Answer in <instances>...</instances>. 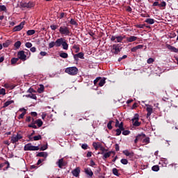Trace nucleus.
I'll return each mask as SVG.
<instances>
[{
	"label": "nucleus",
	"instance_id": "obj_1",
	"mask_svg": "<svg viewBox=\"0 0 178 178\" xmlns=\"http://www.w3.org/2000/svg\"><path fill=\"white\" fill-rule=\"evenodd\" d=\"M54 47H56L59 48V47H63V49L67 51L69 49V44H67V40L63 38H58L56 40V42H51L49 44V48H54Z\"/></svg>",
	"mask_w": 178,
	"mask_h": 178
},
{
	"label": "nucleus",
	"instance_id": "obj_2",
	"mask_svg": "<svg viewBox=\"0 0 178 178\" xmlns=\"http://www.w3.org/2000/svg\"><path fill=\"white\" fill-rule=\"evenodd\" d=\"M24 151H38V149H40V151H45V145L40 148L38 146H34L31 143H28L24 145Z\"/></svg>",
	"mask_w": 178,
	"mask_h": 178
},
{
	"label": "nucleus",
	"instance_id": "obj_3",
	"mask_svg": "<svg viewBox=\"0 0 178 178\" xmlns=\"http://www.w3.org/2000/svg\"><path fill=\"white\" fill-rule=\"evenodd\" d=\"M30 55H31V53H30L29 50H27L26 52H24V51L22 50L19 51L17 54L18 59H20L23 62L27 60V59L30 58Z\"/></svg>",
	"mask_w": 178,
	"mask_h": 178
},
{
	"label": "nucleus",
	"instance_id": "obj_4",
	"mask_svg": "<svg viewBox=\"0 0 178 178\" xmlns=\"http://www.w3.org/2000/svg\"><path fill=\"white\" fill-rule=\"evenodd\" d=\"M122 51V44H114L112 46L111 52L114 54V55H118V54Z\"/></svg>",
	"mask_w": 178,
	"mask_h": 178
},
{
	"label": "nucleus",
	"instance_id": "obj_5",
	"mask_svg": "<svg viewBox=\"0 0 178 178\" xmlns=\"http://www.w3.org/2000/svg\"><path fill=\"white\" fill-rule=\"evenodd\" d=\"M59 33L62 35H70V29L66 26H61L59 29Z\"/></svg>",
	"mask_w": 178,
	"mask_h": 178
},
{
	"label": "nucleus",
	"instance_id": "obj_6",
	"mask_svg": "<svg viewBox=\"0 0 178 178\" xmlns=\"http://www.w3.org/2000/svg\"><path fill=\"white\" fill-rule=\"evenodd\" d=\"M79 72V69L76 67H70L65 69V73L70 74L71 76H76Z\"/></svg>",
	"mask_w": 178,
	"mask_h": 178
},
{
	"label": "nucleus",
	"instance_id": "obj_7",
	"mask_svg": "<svg viewBox=\"0 0 178 178\" xmlns=\"http://www.w3.org/2000/svg\"><path fill=\"white\" fill-rule=\"evenodd\" d=\"M126 39V35H120V36H115L112 35L111 38V41L113 42H122L123 40Z\"/></svg>",
	"mask_w": 178,
	"mask_h": 178
},
{
	"label": "nucleus",
	"instance_id": "obj_8",
	"mask_svg": "<svg viewBox=\"0 0 178 178\" xmlns=\"http://www.w3.org/2000/svg\"><path fill=\"white\" fill-rule=\"evenodd\" d=\"M23 138V136L20 134H17L16 135H13L11 136V143L13 144H16L19 141V140H22Z\"/></svg>",
	"mask_w": 178,
	"mask_h": 178
},
{
	"label": "nucleus",
	"instance_id": "obj_9",
	"mask_svg": "<svg viewBox=\"0 0 178 178\" xmlns=\"http://www.w3.org/2000/svg\"><path fill=\"white\" fill-rule=\"evenodd\" d=\"M46 111L49 113H46L45 116L48 118L47 120H51V118H52V114H50L51 112L54 111V108H51L50 106H47L45 108Z\"/></svg>",
	"mask_w": 178,
	"mask_h": 178
},
{
	"label": "nucleus",
	"instance_id": "obj_10",
	"mask_svg": "<svg viewBox=\"0 0 178 178\" xmlns=\"http://www.w3.org/2000/svg\"><path fill=\"white\" fill-rule=\"evenodd\" d=\"M74 59L76 62H79V59H84V53L80 52L76 54H74Z\"/></svg>",
	"mask_w": 178,
	"mask_h": 178
},
{
	"label": "nucleus",
	"instance_id": "obj_11",
	"mask_svg": "<svg viewBox=\"0 0 178 178\" xmlns=\"http://www.w3.org/2000/svg\"><path fill=\"white\" fill-rule=\"evenodd\" d=\"M24 27V22H21L18 26H16L13 29V31H20Z\"/></svg>",
	"mask_w": 178,
	"mask_h": 178
},
{
	"label": "nucleus",
	"instance_id": "obj_12",
	"mask_svg": "<svg viewBox=\"0 0 178 178\" xmlns=\"http://www.w3.org/2000/svg\"><path fill=\"white\" fill-rule=\"evenodd\" d=\"M72 174L74 177L80 176V168L77 167L72 171Z\"/></svg>",
	"mask_w": 178,
	"mask_h": 178
},
{
	"label": "nucleus",
	"instance_id": "obj_13",
	"mask_svg": "<svg viewBox=\"0 0 178 178\" xmlns=\"http://www.w3.org/2000/svg\"><path fill=\"white\" fill-rule=\"evenodd\" d=\"M56 165H58V168L60 169H62L63 166H66V163L63 161V159H58V161L56 162Z\"/></svg>",
	"mask_w": 178,
	"mask_h": 178
},
{
	"label": "nucleus",
	"instance_id": "obj_14",
	"mask_svg": "<svg viewBox=\"0 0 178 178\" xmlns=\"http://www.w3.org/2000/svg\"><path fill=\"white\" fill-rule=\"evenodd\" d=\"M146 111L147 112V118H149V116H151V115H152V112H153L152 106H151L150 105H147Z\"/></svg>",
	"mask_w": 178,
	"mask_h": 178
},
{
	"label": "nucleus",
	"instance_id": "obj_15",
	"mask_svg": "<svg viewBox=\"0 0 178 178\" xmlns=\"http://www.w3.org/2000/svg\"><path fill=\"white\" fill-rule=\"evenodd\" d=\"M143 48H144L143 44H138V45L131 48V52H137V51H138V49H143Z\"/></svg>",
	"mask_w": 178,
	"mask_h": 178
},
{
	"label": "nucleus",
	"instance_id": "obj_16",
	"mask_svg": "<svg viewBox=\"0 0 178 178\" xmlns=\"http://www.w3.org/2000/svg\"><path fill=\"white\" fill-rule=\"evenodd\" d=\"M167 48L171 52H175V54H178V49L170 45V44H167Z\"/></svg>",
	"mask_w": 178,
	"mask_h": 178
},
{
	"label": "nucleus",
	"instance_id": "obj_17",
	"mask_svg": "<svg viewBox=\"0 0 178 178\" xmlns=\"http://www.w3.org/2000/svg\"><path fill=\"white\" fill-rule=\"evenodd\" d=\"M125 38L127 42H134V41H137V40H138V38H137V36H130Z\"/></svg>",
	"mask_w": 178,
	"mask_h": 178
},
{
	"label": "nucleus",
	"instance_id": "obj_18",
	"mask_svg": "<svg viewBox=\"0 0 178 178\" xmlns=\"http://www.w3.org/2000/svg\"><path fill=\"white\" fill-rule=\"evenodd\" d=\"M44 162V159H40L38 161L36 165H33L31 166V169H37L38 168V165H42V163Z\"/></svg>",
	"mask_w": 178,
	"mask_h": 178
},
{
	"label": "nucleus",
	"instance_id": "obj_19",
	"mask_svg": "<svg viewBox=\"0 0 178 178\" xmlns=\"http://www.w3.org/2000/svg\"><path fill=\"white\" fill-rule=\"evenodd\" d=\"M22 8H33L34 7V3L30 1L29 3H22Z\"/></svg>",
	"mask_w": 178,
	"mask_h": 178
},
{
	"label": "nucleus",
	"instance_id": "obj_20",
	"mask_svg": "<svg viewBox=\"0 0 178 178\" xmlns=\"http://www.w3.org/2000/svg\"><path fill=\"white\" fill-rule=\"evenodd\" d=\"M111 154H115V152L113 151H110L108 152L103 154V160L105 161V159H107V158H109L111 156Z\"/></svg>",
	"mask_w": 178,
	"mask_h": 178
},
{
	"label": "nucleus",
	"instance_id": "obj_21",
	"mask_svg": "<svg viewBox=\"0 0 178 178\" xmlns=\"http://www.w3.org/2000/svg\"><path fill=\"white\" fill-rule=\"evenodd\" d=\"M85 173L86 175H88L89 177H92V175H94V172H92V170H91L90 168H86Z\"/></svg>",
	"mask_w": 178,
	"mask_h": 178
},
{
	"label": "nucleus",
	"instance_id": "obj_22",
	"mask_svg": "<svg viewBox=\"0 0 178 178\" xmlns=\"http://www.w3.org/2000/svg\"><path fill=\"white\" fill-rule=\"evenodd\" d=\"M123 154H124L126 156H134V152H130L129 150H124Z\"/></svg>",
	"mask_w": 178,
	"mask_h": 178
},
{
	"label": "nucleus",
	"instance_id": "obj_23",
	"mask_svg": "<svg viewBox=\"0 0 178 178\" xmlns=\"http://www.w3.org/2000/svg\"><path fill=\"white\" fill-rule=\"evenodd\" d=\"M145 23H147V24H154V23H155V19H152V18H147L145 20Z\"/></svg>",
	"mask_w": 178,
	"mask_h": 178
},
{
	"label": "nucleus",
	"instance_id": "obj_24",
	"mask_svg": "<svg viewBox=\"0 0 178 178\" xmlns=\"http://www.w3.org/2000/svg\"><path fill=\"white\" fill-rule=\"evenodd\" d=\"M59 56L60 58H63V59H66V58H69V54H67V53H66V52L62 51L61 53H60Z\"/></svg>",
	"mask_w": 178,
	"mask_h": 178
},
{
	"label": "nucleus",
	"instance_id": "obj_25",
	"mask_svg": "<svg viewBox=\"0 0 178 178\" xmlns=\"http://www.w3.org/2000/svg\"><path fill=\"white\" fill-rule=\"evenodd\" d=\"M105 78L104 79H101L99 80V87H104V86L105 85V83H106V81H105Z\"/></svg>",
	"mask_w": 178,
	"mask_h": 178
},
{
	"label": "nucleus",
	"instance_id": "obj_26",
	"mask_svg": "<svg viewBox=\"0 0 178 178\" xmlns=\"http://www.w3.org/2000/svg\"><path fill=\"white\" fill-rule=\"evenodd\" d=\"M35 121L34 120H33L31 124H29L28 127H32V129H37V125H35Z\"/></svg>",
	"mask_w": 178,
	"mask_h": 178
},
{
	"label": "nucleus",
	"instance_id": "obj_27",
	"mask_svg": "<svg viewBox=\"0 0 178 178\" xmlns=\"http://www.w3.org/2000/svg\"><path fill=\"white\" fill-rule=\"evenodd\" d=\"M35 123L38 126V127H41V126H42V120L40 119L35 120Z\"/></svg>",
	"mask_w": 178,
	"mask_h": 178
},
{
	"label": "nucleus",
	"instance_id": "obj_28",
	"mask_svg": "<svg viewBox=\"0 0 178 178\" xmlns=\"http://www.w3.org/2000/svg\"><path fill=\"white\" fill-rule=\"evenodd\" d=\"M113 174L115 175V176H120V175L119 174V170L117 169V168H113Z\"/></svg>",
	"mask_w": 178,
	"mask_h": 178
},
{
	"label": "nucleus",
	"instance_id": "obj_29",
	"mask_svg": "<svg viewBox=\"0 0 178 178\" xmlns=\"http://www.w3.org/2000/svg\"><path fill=\"white\" fill-rule=\"evenodd\" d=\"M139 119H140V115L138 113H136V114H135V115L132 118V122H134L137 120H139Z\"/></svg>",
	"mask_w": 178,
	"mask_h": 178
},
{
	"label": "nucleus",
	"instance_id": "obj_30",
	"mask_svg": "<svg viewBox=\"0 0 178 178\" xmlns=\"http://www.w3.org/2000/svg\"><path fill=\"white\" fill-rule=\"evenodd\" d=\"M13 100L7 101L4 103L3 107L6 108V106H9V105L13 104Z\"/></svg>",
	"mask_w": 178,
	"mask_h": 178
},
{
	"label": "nucleus",
	"instance_id": "obj_31",
	"mask_svg": "<svg viewBox=\"0 0 178 178\" xmlns=\"http://www.w3.org/2000/svg\"><path fill=\"white\" fill-rule=\"evenodd\" d=\"M22 45V42H20V41H17L15 43V44H14V47H15V48L17 49H19V48H20V46Z\"/></svg>",
	"mask_w": 178,
	"mask_h": 178
},
{
	"label": "nucleus",
	"instance_id": "obj_32",
	"mask_svg": "<svg viewBox=\"0 0 178 178\" xmlns=\"http://www.w3.org/2000/svg\"><path fill=\"white\" fill-rule=\"evenodd\" d=\"M100 151H102V155H104V152H106V151H108V149H105V147H104L103 146H101V145H99Z\"/></svg>",
	"mask_w": 178,
	"mask_h": 178
},
{
	"label": "nucleus",
	"instance_id": "obj_33",
	"mask_svg": "<svg viewBox=\"0 0 178 178\" xmlns=\"http://www.w3.org/2000/svg\"><path fill=\"white\" fill-rule=\"evenodd\" d=\"M44 85H40V88H38V92L41 94V92H44Z\"/></svg>",
	"mask_w": 178,
	"mask_h": 178
},
{
	"label": "nucleus",
	"instance_id": "obj_34",
	"mask_svg": "<svg viewBox=\"0 0 178 178\" xmlns=\"http://www.w3.org/2000/svg\"><path fill=\"white\" fill-rule=\"evenodd\" d=\"M26 97L27 98H31L32 99H37V96L34 94L27 95H26Z\"/></svg>",
	"mask_w": 178,
	"mask_h": 178
},
{
	"label": "nucleus",
	"instance_id": "obj_35",
	"mask_svg": "<svg viewBox=\"0 0 178 178\" xmlns=\"http://www.w3.org/2000/svg\"><path fill=\"white\" fill-rule=\"evenodd\" d=\"M152 170H153V172H159V165H153L152 168Z\"/></svg>",
	"mask_w": 178,
	"mask_h": 178
},
{
	"label": "nucleus",
	"instance_id": "obj_36",
	"mask_svg": "<svg viewBox=\"0 0 178 178\" xmlns=\"http://www.w3.org/2000/svg\"><path fill=\"white\" fill-rule=\"evenodd\" d=\"M70 24H72V26H79V24L77 23V22H76V20L73 19V18H72L70 21Z\"/></svg>",
	"mask_w": 178,
	"mask_h": 178
},
{
	"label": "nucleus",
	"instance_id": "obj_37",
	"mask_svg": "<svg viewBox=\"0 0 178 178\" xmlns=\"http://www.w3.org/2000/svg\"><path fill=\"white\" fill-rule=\"evenodd\" d=\"M143 137H145V134H138L136 136V138L138 139V141L143 140Z\"/></svg>",
	"mask_w": 178,
	"mask_h": 178
},
{
	"label": "nucleus",
	"instance_id": "obj_38",
	"mask_svg": "<svg viewBox=\"0 0 178 178\" xmlns=\"http://www.w3.org/2000/svg\"><path fill=\"white\" fill-rule=\"evenodd\" d=\"M73 49H76L75 52L77 54V52L80 51V46H79V44H75L73 46Z\"/></svg>",
	"mask_w": 178,
	"mask_h": 178
},
{
	"label": "nucleus",
	"instance_id": "obj_39",
	"mask_svg": "<svg viewBox=\"0 0 178 178\" xmlns=\"http://www.w3.org/2000/svg\"><path fill=\"white\" fill-rule=\"evenodd\" d=\"M112 123H113V121H112V120H111V121H109V122H108V124H107V127H108V130H112V129L113 128V127H112Z\"/></svg>",
	"mask_w": 178,
	"mask_h": 178
},
{
	"label": "nucleus",
	"instance_id": "obj_40",
	"mask_svg": "<svg viewBox=\"0 0 178 178\" xmlns=\"http://www.w3.org/2000/svg\"><path fill=\"white\" fill-rule=\"evenodd\" d=\"M6 6L5 5H0V12H6Z\"/></svg>",
	"mask_w": 178,
	"mask_h": 178
},
{
	"label": "nucleus",
	"instance_id": "obj_41",
	"mask_svg": "<svg viewBox=\"0 0 178 178\" xmlns=\"http://www.w3.org/2000/svg\"><path fill=\"white\" fill-rule=\"evenodd\" d=\"M27 35H33V34H35V30H29L26 32Z\"/></svg>",
	"mask_w": 178,
	"mask_h": 178
},
{
	"label": "nucleus",
	"instance_id": "obj_42",
	"mask_svg": "<svg viewBox=\"0 0 178 178\" xmlns=\"http://www.w3.org/2000/svg\"><path fill=\"white\" fill-rule=\"evenodd\" d=\"M115 136H120V134H122V131H123V129H120V128H118L115 130Z\"/></svg>",
	"mask_w": 178,
	"mask_h": 178
},
{
	"label": "nucleus",
	"instance_id": "obj_43",
	"mask_svg": "<svg viewBox=\"0 0 178 178\" xmlns=\"http://www.w3.org/2000/svg\"><path fill=\"white\" fill-rule=\"evenodd\" d=\"M120 162L122 165H127V163H129V161L126 159H122Z\"/></svg>",
	"mask_w": 178,
	"mask_h": 178
},
{
	"label": "nucleus",
	"instance_id": "obj_44",
	"mask_svg": "<svg viewBox=\"0 0 178 178\" xmlns=\"http://www.w3.org/2000/svg\"><path fill=\"white\" fill-rule=\"evenodd\" d=\"M43 56H45V51H41L38 55V58L42 59Z\"/></svg>",
	"mask_w": 178,
	"mask_h": 178
},
{
	"label": "nucleus",
	"instance_id": "obj_45",
	"mask_svg": "<svg viewBox=\"0 0 178 178\" xmlns=\"http://www.w3.org/2000/svg\"><path fill=\"white\" fill-rule=\"evenodd\" d=\"M133 123L134 126H135L136 127H138L141 125V122H138V120L134 121Z\"/></svg>",
	"mask_w": 178,
	"mask_h": 178
},
{
	"label": "nucleus",
	"instance_id": "obj_46",
	"mask_svg": "<svg viewBox=\"0 0 178 178\" xmlns=\"http://www.w3.org/2000/svg\"><path fill=\"white\" fill-rule=\"evenodd\" d=\"M19 60V58H13L11 59V63L12 65H15V63H17V62Z\"/></svg>",
	"mask_w": 178,
	"mask_h": 178
},
{
	"label": "nucleus",
	"instance_id": "obj_47",
	"mask_svg": "<svg viewBox=\"0 0 178 178\" xmlns=\"http://www.w3.org/2000/svg\"><path fill=\"white\" fill-rule=\"evenodd\" d=\"M6 95V90L5 88L0 89V95Z\"/></svg>",
	"mask_w": 178,
	"mask_h": 178
},
{
	"label": "nucleus",
	"instance_id": "obj_48",
	"mask_svg": "<svg viewBox=\"0 0 178 178\" xmlns=\"http://www.w3.org/2000/svg\"><path fill=\"white\" fill-rule=\"evenodd\" d=\"M92 147L95 148L96 151L99 148V145H98V144L96 142L92 143Z\"/></svg>",
	"mask_w": 178,
	"mask_h": 178
},
{
	"label": "nucleus",
	"instance_id": "obj_49",
	"mask_svg": "<svg viewBox=\"0 0 178 178\" xmlns=\"http://www.w3.org/2000/svg\"><path fill=\"white\" fill-rule=\"evenodd\" d=\"M147 62L148 65H151V63H154V62H155V60L152 58H149Z\"/></svg>",
	"mask_w": 178,
	"mask_h": 178
},
{
	"label": "nucleus",
	"instance_id": "obj_50",
	"mask_svg": "<svg viewBox=\"0 0 178 178\" xmlns=\"http://www.w3.org/2000/svg\"><path fill=\"white\" fill-rule=\"evenodd\" d=\"M122 134L123 136H129V134H130V131L124 129L122 131Z\"/></svg>",
	"mask_w": 178,
	"mask_h": 178
},
{
	"label": "nucleus",
	"instance_id": "obj_51",
	"mask_svg": "<svg viewBox=\"0 0 178 178\" xmlns=\"http://www.w3.org/2000/svg\"><path fill=\"white\" fill-rule=\"evenodd\" d=\"M33 140L34 141H38V140H41V135L34 136Z\"/></svg>",
	"mask_w": 178,
	"mask_h": 178
},
{
	"label": "nucleus",
	"instance_id": "obj_52",
	"mask_svg": "<svg viewBox=\"0 0 178 178\" xmlns=\"http://www.w3.org/2000/svg\"><path fill=\"white\" fill-rule=\"evenodd\" d=\"M118 127V129H120V130H124V127H123V122H121Z\"/></svg>",
	"mask_w": 178,
	"mask_h": 178
},
{
	"label": "nucleus",
	"instance_id": "obj_53",
	"mask_svg": "<svg viewBox=\"0 0 178 178\" xmlns=\"http://www.w3.org/2000/svg\"><path fill=\"white\" fill-rule=\"evenodd\" d=\"M100 79H101V77H99V76L97 77V78H96V79L94 80V81H93L94 85H95V86H97L98 81H99Z\"/></svg>",
	"mask_w": 178,
	"mask_h": 178
},
{
	"label": "nucleus",
	"instance_id": "obj_54",
	"mask_svg": "<svg viewBox=\"0 0 178 178\" xmlns=\"http://www.w3.org/2000/svg\"><path fill=\"white\" fill-rule=\"evenodd\" d=\"M25 47H26V48H31V47H33V44H31V42H26L25 44Z\"/></svg>",
	"mask_w": 178,
	"mask_h": 178
},
{
	"label": "nucleus",
	"instance_id": "obj_55",
	"mask_svg": "<svg viewBox=\"0 0 178 178\" xmlns=\"http://www.w3.org/2000/svg\"><path fill=\"white\" fill-rule=\"evenodd\" d=\"M24 115H26V111H24L22 113H21L19 115L18 119H23L24 118Z\"/></svg>",
	"mask_w": 178,
	"mask_h": 178
},
{
	"label": "nucleus",
	"instance_id": "obj_56",
	"mask_svg": "<svg viewBox=\"0 0 178 178\" xmlns=\"http://www.w3.org/2000/svg\"><path fill=\"white\" fill-rule=\"evenodd\" d=\"M166 6V2L162 1L161 4H159V8H165Z\"/></svg>",
	"mask_w": 178,
	"mask_h": 178
},
{
	"label": "nucleus",
	"instance_id": "obj_57",
	"mask_svg": "<svg viewBox=\"0 0 178 178\" xmlns=\"http://www.w3.org/2000/svg\"><path fill=\"white\" fill-rule=\"evenodd\" d=\"M81 148H82V149H87V148H88V145H87L86 143L82 144Z\"/></svg>",
	"mask_w": 178,
	"mask_h": 178
},
{
	"label": "nucleus",
	"instance_id": "obj_58",
	"mask_svg": "<svg viewBox=\"0 0 178 178\" xmlns=\"http://www.w3.org/2000/svg\"><path fill=\"white\" fill-rule=\"evenodd\" d=\"M37 156H45V152H39V153L37 154Z\"/></svg>",
	"mask_w": 178,
	"mask_h": 178
},
{
	"label": "nucleus",
	"instance_id": "obj_59",
	"mask_svg": "<svg viewBox=\"0 0 178 178\" xmlns=\"http://www.w3.org/2000/svg\"><path fill=\"white\" fill-rule=\"evenodd\" d=\"M136 27L137 29H144V27H145V24H138Z\"/></svg>",
	"mask_w": 178,
	"mask_h": 178
},
{
	"label": "nucleus",
	"instance_id": "obj_60",
	"mask_svg": "<svg viewBox=\"0 0 178 178\" xmlns=\"http://www.w3.org/2000/svg\"><path fill=\"white\" fill-rule=\"evenodd\" d=\"M51 30H56V29H58V25H51L50 26Z\"/></svg>",
	"mask_w": 178,
	"mask_h": 178
},
{
	"label": "nucleus",
	"instance_id": "obj_61",
	"mask_svg": "<svg viewBox=\"0 0 178 178\" xmlns=\"http://www.w3.org/2000/svg\"><path fill=\"white\" fill-rule=\"evenodd\" d=\"M3 47L4 48H8V47H9V42H6L5 43H3Z\"/></svg>",
	"mask_w": 178,
	"mask_h": 178
},
{
	"label": "nucleus",
	"instance_id": "obj_62",
	"mask_svg": "<svg viewBox=\"0 0 178 178\" xmlns=\"http://www.w3.org/2000/svg\"><path fill=\"white\" fill-rule=\"evenodd\" d=\"M143 143H145L146 144H149V138H145L143 140Z\"/></svg>",
	"mask_w": 178,
	"mask_h": 178
},
{
	"label": "nucleus",
	"instance_id": "obj_63",
	"mask_svg": "<svg viewBox=\"0 0 178 178\" xmlns=\"http://www.w3.org/2000/svg\"><path fill=\"white\" fill-rule=\"evenodd\" d=\"M31 52H35L37 51V49L35 47H31L30 49Z\"/></svg>",
	"mask_w": 178,
	"mask_h": 178
},
{
	"label": "nucleus",
	"instance_id": "obj_64",
	"mask_svg": "<svg viewBox=\"0 0 178 178\" xmlns=\"http://www.w3.org/2000/svg\"><path fill=\"white\" fill-rule=\"evenodd\" d=\"M152 6H159V2L155 1L153 3Z\"/></svg>",
	"mask_w": 178,
	"mask_h": 178
}]
</instances>
